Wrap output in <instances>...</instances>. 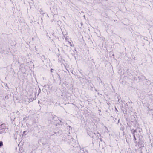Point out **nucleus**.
Segmentation results:
<instances>
[{
	"label": "nucleus",
	"instance_id": "7",
	"mask_svg": "<svg viewBox=\"0 0 153 153\" xmlns=\"http://www.w3.org/2000/svg\"><path fill=\"white\" fill-rule=\"evenodd\" d=\"M141 129H140V128H138L137 129V132H139V133H140V130H141Z\"/></svg>",
	"mask_w": 153,
	"mask_h": 153
},
{
	"label": "nucleus",
	"instance_id": "3",
	"mask_svg": "<svg viewBox=\"0 0 153 153\" xmlns=\"http://www.w3.org/2000/svg\"><path fill=\"white\" fill-rule=\"evenodd\" d=\"M133 136L134 138V140L135 141V143L137 144L138 143V142L136 141V138L135 137V135H134V134H133Z\"/></svg>",
	"mask_w": 153,
	"mask_h": 153
},
{
	"label": "nucleus",
	"instance_id": "14",
	"mask_svg": "<svg viewBox=\"0 0 153 153\" xmlns=\"http://www.w3.org/2000/svg\"><path fill=\"white\" fill-rule=\"evenodd\" d=\"M99 136L100 137L101 136V134H99Z\"/></svg>",
	"mask_w": 153,
	"mask_h": 153
},
{
	"label": "nucleus",
	"instance_id": "8",
	"mask_svg": "<svg viewBox=\"0 0 153 153\" xmlns=\"http://www.w3.org/2000/svg\"><path fill=\"white\" fill-rule=\"evenodd\" d=\"M65 41L68 42V39L65 37Z\"/></svg>",
	"mask_w": 153,
	"mask_h": 153
},
{
	"label": "nucleus",
	"instance_id": "5",
	"mask_svg": "<svg viewBox=\"0 0 153 153\" xmlns=\"http://www.w3.org/2000/svg\"><path fill=\"white\" fill-rule=\"evenodd\" d=\"M88 134L91 137H93V135H92L93 134H91V133H88Z\"/></svg>",
	"mask_w": 153,
	"mask_h": 153
},
{
	"label": "nucleus",
	"instance_id": "13",
	"mask_svg": "<svg viewBox=\"0 0 153 153\" xmlns=\"http://www.w3.org/2000/svg\"><path fill=\"white\" fill-rule=\"evenodd\" d=\"M97 134H98V135H99V134H99V133L98 132H97Z\"/></svg>",
	"mask_w": 153,
	"mask_h": 153
},
{
	"label": "nucleus",
	"instance_id": "6",
	"mask_svg": "<svg viewBox=\"0 0 153 153\" xmlns=\"http://www.w3.org/2000/svg\"><path fill=\"white\" fill-rule=\"evenodd\" d=\"M3 145V142L0 141V147H1Z\"/></svg>",
	"mask_w": 153,
	"mask_h": 153
},
{
	"label": "nucleus",
	"instance_id": "16",
	"mask_svg": "<svg viewBox=\"0 0 153 153\" xmlns=\"http://www.w3.org/2000/svg\"><path fill=\"white\" fill-rule=\"evenodd\" d=\"M95 91H97V90H96H96H95Z\"/></svg>",
	"mask_w": 153,
	"mask_h": 153
},
{
	"label": "nucleus",
	"instance_id": "2",
	"mask_svg": "<svg viewBox=\"0 0 153 153\" xmlns=\"http://www.w3.org/2000/svg\"><path fill=\"white\" fill-rule=\"evenodd\" d=\"M131 132L132 134L133 135L134 134L136 136H139V134H137V129L136 130L134 129H131Z\"/></svg>",
	"mask_w": 153,
	"mask_h": 153
},
{
	"label": "nucleus",
	"instance_id": "9",
	"mask_svg": "<svg viewBox=\"0 0 153 153\" xmlns=\"http://www.w3.org/2000/svg\"><path fill=\"white\" fill-rule=\"evenodd\" d=\"M100 140L101 141H102V138H100Z\"/></svg>",
	"mask_w": 153,
	"mask_h": 153
},
{
	"label": "nucleus",
	"instance_id": "12",
	"mask_svg": "<svg viewBox=\"0 0 153 153\" xmlns=\"http://www.w3.org/2000/svg\"><path fill=\"white\" fill-rule=\"evenodd\" d=\"M26 132V131H25L23 132V134H24Z\"/></svg>",
	"mask_w": 153,
	"mask_h": 153
},
{
	"label": "nucleus",
	"instance_id": "10",
	"mask_svg": "<svg viewBox=\"0 0 153 153\" xmlns=\"http://www.w3.org/2000/svg\"><path fill=\"white\" fill-rule=\"evenodd\" d=\"M53 69H51V72H53Z\"/></svg>",
	"mask_w": 153,
	"mask_h": 153
},
{
	"label": "nucleus",
	"instance_id": "11",
	"mask_svg": "<svg viewBox=\"0 0 153 153\" xmlns=\"http://www.w3.org/2000/svg\"><path fill=\"white\" fill-rule=\"evenodd\" d=\"M42 56V57H44V59H45V56H44V55H43Z\"/></svg>",
	"mask_w": 153,
	"mask_h": 153
},
{
	"label": "nucleus",
	"instance_id": "17",
	"mask_svg": "<svg viewBox=\"0 0 153 153\" xmlns=\"http://www.w3.org/2000/svg\"><path fill=\"white\" fill-rule=\"evenodd\" d=\"M39 102H38V103H39Z\"/></svg>",
	"mask_w": 153,
	"mask_h": 153
},
{
	"label": "nucleus",
	"instance_id": "4",
	"mask_svg": "<svg viewBox=\"0 0 153 153\" xmlns=\"http://www.w3.org/2000/svg\"><path fill=\"white\" fill-rule=\"evenodd\" d=\"M68 43L70 45V46L71 47H73L74 45L72 43H71L69 41H68Z\"/></svg>",
	"mask_w": 153,
	"mask_h": 153
},
{
	"label": "nucleus",
	"instance_id": "1",
	"mask_svg": "<svg viewBox=\"0 0 153 153\" xmlns=\"http://www.w3.org/2000/svg\"><path fill=\"white\" fill-rule=\"evenodd\" d=\"M68 138L70 139V140H69V139L68 140V142L69 143L71 144V146H72L73 147H74V146L72 144V143L74 142L73 140V138L69 136H68Z\"/></svg>",
	"mask_w": 153,
	"mask_h": 153
},
{
	"label": "nucleus",
	"instance_id": "15",
	"mask_svg": "<svg viewBox=\"0 0 153 153\" xmlns=\"http://www.w3.org/2000/svg\"><path fill=\"white\" fill-rule=\"evenodd\" d=\"M94 135H96V134H95V133H94Z\"/></svg>",
	"mask_w": 153,
	"mask_h": 153
}]
</instances>
